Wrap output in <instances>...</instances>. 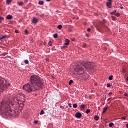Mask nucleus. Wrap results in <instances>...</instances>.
Listing matches in <instances>:
<instances>
[{
	"instance_id": "nucleus-15",
	"label": "nucleus",
	"mask_w": 128,
	"mask_h": 128,
	"mask_svg": "<svg viewBox=\"0 0 128 128\" xmlns=\"http://www.w3.org/2000/svg\"><path fill=\"white\" fill-rule=\"evenodd\" d=\"M94 120L96 121H98L99 120H100V118L98 116H96L95 117H94Z\"/></svg>"
},
{
	"instance_id": "nucleus-55",
	"label": "nucleus",
	"mask_w": 128,
	"mask_h": 128,
	"mask_svg": "<svg viewBox=\"0 0 128 128\" xmlns=\"http://www.w3.org/2000/svg\"><path fill=\"white\" fill-rule=\"evenodd\" d=\"M103 22H104V20Z\"/></svg>"
},
{
	"instance_id": "nucleus-32",
	"label": "nucleus",
	"mask_w": 128,
	"mask_h": 128,
	"mask_svg": "<svg viewBox=\"0 0 128 128\" xmlns=\"http://www.w3.org/2000/svg\"><path fill=\"white\" fill-rule=\"evenodd\" d=\"M74 108H78L77 104H74Z\"/></svg>"
},
{
	"instance_id": "nucleus-46",
	"label": "nucleus",
	"mask_w": 128,
	"mask_h": 128,
	"mask_svg": "<svg viewBox=\"0 0 128 128\" xmlns=\"http://www.w3.org/2000/svg\"><path fill=\"white\" fill-rule=\"evenodd\" d=\"M109 95H111V96H112V95H113V94H112V92H110V93H109Z\"/></svg>"
},
{
	"instance_id": "nucleus-54",
	"label": "nucleus",
	"mask_w": 128,
	"mask_h": 128,
	"mask_svg": "<svg viewBox=\"0 0 128 128\" xmlns=\"http://www.w3.org/2000/svg\"><path fill=\"white\" fill-rule=\"evenodd\" d=\"M75 40H73L72 41H74Z\"/></svg>"
},
{
	"instance_id": "nucleus-8",
	"label": "nucleus",
	"mask_w": 128,
	"mask_h": 128,
	"mask_svg": "<svg viewBox=\"0 0 128 128\" xmlns=\"http://www.w3.org/2000/svg\"><path fill=\"white\" fill-rule=\"evenodd\" d=\"M12 18V16L10 14H8V15L7 17H6V19L8 20H10Z\"/></svg>"
},
{
	"instance_id": "nucleus-10",
	"label": "nucleus",
	"mask_w": 128,
	"mask_h": 128,
	"mask_svg": "<svg viewBox=\"0 0 128 128\" xmlns=\"http://www.w3.org/2000/svg\"><path fill=\"white\" fill-rule=\"evenodd\" d=\"M18 4L20 6H22L24 4V3L22 2H18Z\"/></svg>"
},
{
	"instance_id": "nucleus-29",
	"label": "nucleus",
	"mask_w": 128,
	"mask_h": 128,
	"mask_svg": "<svg viewBox=\"0 0 128 128\" xmlns=\"http://www.w3.org/2000/svg\"><path fill=\"white\" fill-rule=\"evenodd\" d=\"M116 12V10H115V11H114V12H111V13H110V14H111V15H114V14Z\"/></svg>"
},
{
	"instance_id": "nucleus-6",
	"label": "nucleus",
	"mask_w": 128,
	"mask_h": 128,
	"mask_svg": "<svg viewBox=\"0 0 128 128\" xmlns=\"http://www.w3.org/2000/svg\"><path fill=\"white\" fill-rule=\"evenodd\" d=\"M38 22V20L36 18H34L32 20V23L34 24H37Z\"/></svg>"
},
{
	"instance_id": "nucleus-34",
	"label": "nucleus",
	"mask_w": 128,
	"mask_h": 128,
	"mask_svg": "<svg viewBox=\"0 0 128 128\" xmlns=\"http://www.w3.org/2000/svg\"><path fill=\"white\" fill-rule=\"evenodd\" d=\"M68 106L69 108H72V104H68Z\"/></svg>"
},
{
	"instance_id": "nucleus-53",
	"label": "nucleus",
	"mask_w": 128,
	"mask_h": 128,
	"mask_svg": "<svg viewBox=\"0 0 128 128\" xmlns=\"http://www.w3.org/2000/svg\"><path fill=\"white\" fill-rule=\"evenodd\" d=\"M127 80H128V78H127Z\"/></svg>"
},
{
	"instance_id": "nucleus-13",
	"label": "nucleus",
	"mask_w": 128,
	"mask_h": 128,
	"mask_svg": "<svg viewBox=\"0 0 128 128\" xmlns=\"http://www.w3.org/2000/svg\"><path fill=\"white\" fill-rule=\"evenodd\" d=\"M6 38H7V35L6 34V35H5L4 36H2V37H1L0 38V40H2L4 39H6Z\"/></svg>"
},
{
	"instance_id": "nucleus-1",
	"label": "nucleus",
	"mask_w": 128,
	"mask_h": 128,
	"mask_svg": "<svg viewBox=\"0 0 128 128\" xmlns=\"http://www.w3.org/2000/svg\"><path fill=\"white\" fill-rule=\"evenodd\" d=\"M23 100L15 101L14 100L4 99L0 105V114L4 118L8 120L14 117L20 109L24 106Z\"/></svg>"
},
{
	"instance_id": "nucleus-44",
	"label": "nucleus",
	"mask_w": 128,
	"mask_h": 128,
	"mask_svg": "<svg viewBox=\"0 0 128 128\" xmlns=\"http://www.w3.org/2000/svg\"><path fill=\"white\" fill-rule=\"evenodd\" d=\"M52 1V0H46V2H50Z\"/></svg>"
},
{
	"instance_id": "nucleus-14",
	"label": "nucleus",
	"mask_w": 128,
	"mask_h": 128,
	"mask_svg": "<svg viewBox=\"0 0 128 128\" xmlns=\"http://www.w3.org/2000/svg\"><path fill=\"white\" fill-rule=\"evenodd\" d=\"M12 0H7L6 2V4H10L12 3Z\"/></svg>"
},
{
	"instance_id": "nucleus-40",
	"label": "nucleus",
	"mask_w": 128,
	"mask_h": 128,
	"mask_svg": "<svg viewBox=\"0 0 128 128\" xmlns=\"http://www.w3.org/2000/svg\"><path fill=\"white\" fill-rule=\"evenodd\" d=\"M16 34H19V32L18 30H16Z\"/></svg>"
},
{
	"instance_id": "nucleus-2",
	"label": "nucleus",
	"mask_w": 128,
	"mask_h": 128,
	"mask_svg": "<svg viewBox=\"0 0 128 128\" xmlns=\"http://www.w3.org/2000/svg\"><path fill=\"white\" fill-rule=\"evenodd\" d=\"M44 87V82L42 78L38 75H33L30 77V83L24 86L23 89L27 94L38 91Z\"/></svg>"
},
{
	"instance_id": "nucleus-36",
	"label": "nucleus",
	"mask_w": 128,
	"mask_h": 128,
	"mask_svg": "<svg viewBox=\"0 0 128 128\" xmlns=\"http://www.w3.org/2000/svg\"><path fill=\"white\" fill-rule=\"evenodd\" d=\"M122 120H126V117H125V116L122 117Z\"/></svg>"
},
{
	"instance_id": "nucleus-57",
	"label": "nucleus",
	"mask_w": 128,
	"mask_h": 128,
	"mask_svg": "<svg viewBox=\"0 0 128 128\" xmlns=\"http://www.w3.org/2000/svg\"><path fill=\"white\" fill-rule=\"evenodd\" d=\"M122 0H120V1H122Z\"/></svg>"
},
{
	"instance_id": "nucleus-11",
	"label": "nucleus",
	"mask_w": 128,
	"mask_h": 128,
	"mask_svg": "<svg viewBox=\"0 0 128 128\" xmlns=\"http://www.w3.org/2000/svg\"><path fill=\"white\" fill-rule=\"evenodd\" d=\"M66 42L65 43L66 46H68L70 44V40H66Z\"/></svg>"
},
{
	"instance_id": "nucleus-56",
	"label": "nucleus",
	"mask_w": 128,
	"mask_h": 128,
	"mask_svg": "<svg viewBox=\"0 0 128 128\" xmlns=\"http://www.w3.org/2000/svg\"><path fill=\"white\" fill-rule=\"evenodd\" d=\"M66 108H68V106H67Z\"/></svg>"
},
{
	"instance_id": "nucleus-19",
	"label": "nucleus",
	"mask_w": 128,
	"mask_h": 128,
	"mask_svg": "<svg viewBox=\"0 0 128 128\" xmlns=\"http://www.w3.org/2000/svg\"><path fill=\"white\" fill-rule=\"evenodd\" d=\"M112 84L109 83V84H108L107 85V87H108V88H109L112 87Z\"/></svg>"
},
{
	"instance_id": "nucleus-12",
	"label": "nucleus",
	"mask_w": 128,
	"mask_h": 128,
	"mask_svg": "<svg viewBox=\"0 0 128 128\" xmlns=\"http://www.w3.org/2000/svg\"><path fill=\"white\" fill-rule=\"evenodd\" d=\"M108 110V108L107 107H104V108L103 109V112L102 114H104V113L106 112V110Z\"/></svg>"
},
{
	"instance_id": "nucleus-42",
	"label": "nucleus",
	"mask_w": 128,
	"mask_h": 128,
	"mask_svg": "<svg viewBox=\"0 0 128 128\" xmlns=\"http://www.w3.org/2000/svg\"><path fill=\"white\" fill-rule=\"evenodd\" d=\"M40 16H41L42 18H43V17L44 16V14H42L40 15Z\"/></svg>"
},
{
	"instance_id": "nucleus-39",
	"label": "nucleus",
	"mask_w": 128,
	"mask_h": 128,
	"mask_svg": "<svg viewBox=\"0 0 128 128\" xmlns=\"http://www.w3.org/2000/svg\"><path fill=\"white\" fill-rule=\"evenodd\" d=\"M86 36L87 38H90V35H89L88 34H86Z\"/></svg>"
},
{
	"instance_id": "nucleus-5",
	"label": "nucleus",
	"mask_w": 128,
	"mask_h": 128,
	"mask_svg": "<svg viewBox=\"0 0 128 128\" xmlns=\"http://www.w3.org/2000/svg\"><path fill=\"white\" fill-rule=\"evenodd\" d=\"M82 116V114L80 112H78V113L76 114V118H78V119H81Z\"/></svg>"
},
{
	"instance_id": "nucleus-26",
	"label": "nucleus",
	"mask_w": 128,
	"mask_h": 128,
	"mask_svg": "<svg viewBox=\"0 0 128 128\" xmlns=\"http://www.w3.org/2000/svg\"><path fill=\"white\" fill-rule=\"evenodd\" d=\"M44 114V110H41L40 114V115H42Z\"/></svg>"
},
{
	"instance_id": "nucleus-31",
	"label": "nucleus",
	"mask_w": 128,
	"mask_h": 128,
	"mask_svg": "<svg viewBox=\"0 0 128 128\" xmlns=\"http://www.w3.org/2000/svg\"><path fill=\"white\" fill-rule=\"evenodd\" d=\"M25 34H26V35L28 34V30H25Z\"/></svg>"
},
{
	"instance_id": "nucleus-17",
	"label": "nucleus",
	"mask_w": 128,
	"mask_h": 128,
	"mask_svg": "<svg viewBox=\"0 0 128 128\" xmlns=\"http://www.w3.org/2000/svg\"><path fill=\"white\" fill-rule=\"evenodd\" d=\"M114 80V76H109V80Z\"/></svg>"
},
{
	"instance_id": "nucleus-18",
	"label": "nucleus",
	"mask_w": 128,
	"mask_h": 128,
	"mask_svg": "<svg viewBox=\"0 0 128 128\" xmlns=\"http://www.w3.org/2000/svg\"><path fill=\"white\" fill-rule=\"evenodd\" d=\"M38 4L40 5V6H42L44 4V2H42V1H40L38 2Z\"/></svg>"
},
{
	"instance_id": "nucleus-25",
	"label": "nucleus",
	"mask_w": 128,
	"mask_h": 128,
	"mask_svg": "<svg viewBox=\"0 0 128 128\" xmlns=\"http://www.w3.org/2000/svg\"><path fill=\"white\" fill-rule=\"evenodd\" d=\"M74 83V80H70L69 82V85H72Z\"/></svg>"
},
{
	"instance_id": "nucleus-24",
	"label": "nucleus",
	"mask_w": 128,
	"mask_h": 128,
	"mask_svg": "<svg viewBox=\"0 0 128 128\" xmlns=\"http://www.w3.org/2000/svg\"><path fill=\"white\" fill-rule=\"evenodd\" d=\"M48 45H49L50 46H52V41L49 42H48Z\"/></svg>"
},
{
	"instance_id": "nucleus-35",
	"label": "nucleus",
	"mask_w": 128,
	"mask_h": 128,
	"mask_svg": "<svg viewBox=\"0 0 128 128\" xmlns=\"http://www.w3.org/2000/svg\"><path fill=\"white\" fill-rule=\"evenodd\" d=\"M91 29L90 28H88V32H91Z\"/></svg>"
},
{
	"instance_id": "nucleus-47",
	"label": "nucleus",
	"mask_w": 128,
	"mask_h": 128,
	"mask_svg": "<svg viewBox=\"0 0 128 128\" xmlns=\"http://www.w3.org/2000/svg\"><path fill=\"white\" fill-rule=\"evenodd\" d=\"M112 100V98H108V101H110Z\"/></svg>"
},
{
	"instance_id": "nucleus-3",
	"label": "nucleus",
	"mask_w": 128,
	"mask_h": 128,
	"mask_svg": "<svg viewBox=\"0 0 128 128\" xmlns=\"http://www.w3.org/2000/svg\"><path fill=\"white\" fill-rule=\"evenodd\" d=\"M94 66L91 63L84 64L78 62L74 70L77 72L78 76H83L86 74V70L88 73L92 72Z\"/></svg>"
},
{
	"instance_id": "nucleus-43",
	"label": "nucleus",
	"mask_w": 128,
	"mask_h": 128,
	"mask_svg": "<svg viewBox=\"0 0 128 128\" xmlns=\"http://www.w3.org/2000/svg\"><path fill=\"white\" fill-rule=\"evenodd\" d=\"M112 20H116V18L114 16H112Z\"/></svg>"
},
{
	"instance_id": "nucleus-48",
	"label": "nucleus",
	"mask_w": 128,
	"mask_h": 128,
	"mask_svg": "<svg viewBox=\"0 0 128 128\" xmlns=\"http://www.w3.org/2000/svg\"><path fill=\"white\" fill-rule=\"evenodd\" d=\"M25 2H26V3H28V0H25Z\"/></svg>"
},
{
	"instance_id": "nucleus-52",
	"label": "nucleus",
	"mask_w": 128,
	"mask_h": 128,
	"mask_svg": "<svg viewBox=\"0 0 128 128\" xmlns=\"http://www.w3.org/2000/svg\"><path fill=\"white\" fill-rule=\"evenodd\" d=\"M126 127L128 128V124L126 125Z\"/></svg>"
},
{
	"instance_id": "nucleus-16",
	"label": "nucleus",
	"mask_w": 128,
	"mask_h": 128,
	"mask_svg": "<svg viewBox=\"0 0 128 128\" xmlns=\"http://www.w3.org/2000/svg\"><path fill=\"white\" fill-rule=\"evenodd\" d=\"M4 20V18L0 16V24H1L2 23V22H3V20Z\"/></svg>"
},
{
	"instance_id": "nucleus-23",
	"label": "nucleus",
	"mask_w": 128,
	"mask_h": 128,
	"mask_svg": "<svg viewBox=\"0 0 128 128\" xmlns=\"http://www.w3.org/2000/svg\"><path fill=\"white\" fill-rule=\"evenodd\" d=\"M58 34H54V38H58Z\"/></svg>"
},
{
	"instance_id": "nucleus-21",
	"label": "nucleus",
	"mask_w": 128,
	"mask_h": 128,
	"mask_svg": "<svg viewBox=\"0 0 128 128\" xmlns=\"http://www.w3.org/2000/svg\"><path fill=\"white\" fill-rule=\"evenodd\" d=\"M91 112V110L90 109H88L86 110V113L87 114H89Z\"/></svg>"
},
{
	"instance_id": "nucleus-20",
	"label": "nucleus",
	"mask_w": 128,
	"mask_h": 128,
	"mask_svg": "<svg viewBox=\"0 0 128 128\" xmlns=\"http://www.w3.org/2000/svg\"><path fill=\"white\" fill-rule=\"evenodd\" d=\"M8 54V53H6V52H4L2 54V56H7Z\"/></svg>"
},
{
	"instance_id": "nucleus-9",
	"label": "nucleus",
	"mask_w": 128,
	"mask_h": 128,
	"mask_svg": "<svg viewBox=\"0 0 128 128\" xmlns=\"http://www.w3.org/2000/svg\"><path fill=\"white\" fill-rule=\"evenodd\" d=\"M86 108V105L84 104H82L80 106V108L81 110H84L85 108Z\"/></svg>"
},
{
	"instance_id": "nucleus-49",
	"label": "nucleus",
	"mask_w": 128,
	"mask_h": 128,
	"mask_svg": "<svg viewBox=\"0 0 128 128\" xmlns=\"http://www.w3.org/2000/svg\"><path fill=\"white\" fill-rule=\"evenodd\" d=\"M124 96H128V94H124Z\"/></svg>"
},
{
	"instance_id": "nucleus-7",
	"label": "nucleus",
	"mask_w": 128,
	"mask_h": 128,
	"mask_svg": "<svg viewBox=\"0 0 128 128\" xmlns=\"http://www.w3.org/2000/svg\"><path fill=\"white\" fill-rule=\"evenodd\" d=\"M106 5L108 8H112V2H106Z\"/></svg>"
},
{
	"instance_id": "nucleus-45",
	"label": "nucleus",
	"mask_w": 128,
	"mask_h": 128,
	"mask_svg": "<svg viewBox=\"0 0 128 128\" xmlns=\"http://www.w3.org/2000/svg\"><path fill=\"white\" fill-rule=\"evenodd\" d=\"M101 110V108L100 107L98 108V110L100 111Z\"/></svg>"
},
{
	"instance_id": "nucleus-28",
	"label": "nucleus",
	"mask_w": 128,
	"mask_h": 128,
	"mask_svg": "<svg viewBox=\"0 0 128 128\" xmlns=\"http://www.w3.org/2000/svg\"><path fill=\"white\" fill-rule=\"evenodd\" d=\"M114 126V123H110L109 124V127H112Z\"/></svg>"
},
{
	"instance_id": "nucleus-51",
	"label": "nucleus",
	"mask_w": 128,
	"mask_h": 128,
	"mask_svg": "<svg viewBox=\"0 0 128 128\" xmlns=\"http://www.w3.org/2000/svg\"><path fill=\"white\" fill-rule=\"evenodd\" d=\"M49 61V60L47 59L46 62H48Z\"/></svg>"
},
{
	"instance_id": "nucleus-37",
	"label": "nucleus",
	"mask_w": 128,
	"mask_h": 128,
	"mask_svg": "<svg viewBox=\"0 0 128 128\" xmlns=\"http://www.w3.org/2000/svg\"><path fill=\"white\" fill-rule=\"evenodd\" d=\"M83 47H84V48H86V44H83Z\"/></svg>"
},
{
	"instance_id": "nucleus-4",
	"label": "nucleus",
	"mask_w": 128,
	"mask_h": 128,
	"mask_svg": "<svg viewBox=\"0 0 128 128\" xmlns=\"http://www.w3.org/2000/svg\"><path fill=\"white\" fill-rule=\"evenodd\" d=\"M10 84L6 78L0 77V91L2 92L4 90L8 88Z\"/></svg>"
},
{
	"instance_id": "nucleus-50",
	"label": "nucleus",
	"mask_w": 128,
	"mask_h": 128,
	"mask_svg": "<svg viewBox=\"0 0 128 128\" xmlns=\"http://www.w3.org/2000/svg\"><path fill=\"white\" fill-rule=\"evenodd\" d=\"M124 7H121V8H120V9H124Z\"/></svg>"
},
{
	"instance_id": "nucleus-22",
	"label": "nucleus",
	"mask_w": 128,
	"mask_h": 128,
	"mask_svg": "<svg viewBox=\"0 0 128 128\" xmlns=\"http://www.w3.org/2000/svg\"><path fill=\"white\" fill-rule=\"evenodd\" d=\"M58 28L59 30H62V25H58Z\"/></svg>"
},
{
	"instance_id": "nucleus-38",
	"label": "nucleus",
	"mask_w": 128,
	"mask_h": 128,
	"mask_svg": "<svg viewBox=\"0 0 128 128\" xmlns=\"http://www.w3.org/2000/svg\"><path fill=\"white\" fill-rule=\"evenodd\" d=\"M34 123L35 124H38V120H34Z\"/></svg>"
},
{
	"instance_id": "nucleus-33",
	"label": "nucleus",
	"mask_w": 128,
	"mask_h": 128,
	"mask_svg": "<svg viewBox=\"0 0 128 128\" xmlns=\"http://www.w3.org/2000/svg\"><path fill=\"white\" fill-rule=\"evenodd\" d=\"M66 47H67V46H62L61 47V49L62 50V49H64V48H66Z\"/></svg>"
},
{
	"instance_id": "nucleus-41",
	"label": "nucleus",
	"mask_w": 128,
	"mask_h": 128,
	"mask_svg": "<svg viewBox=\"0 0 128 128\" xmlns=\"http://www.w3.org/2000/svg\"><path fill=\"white\" fill-rule=\"evenodd\" d=\"M108 0V2H110V3H112V0Z\"/></svg>"
},
{
	"instance_id": "nucleus-27",
	"label": "nucleus",
	"mask_w": 128,
	"mask_h": 128,
	"mask_svg": "<svg viewBox=\"0 0 128 128\" xmlns=\"http://www.w3.org/2000/svg\"><path fill=\"white\" fill-rule=\"evenodd\" d=\"M115 15H116L117 17L120 16V14L119 12H117V13L115 14Z\"/></svg>"
},
{
	"instance_id": "nucleus-30",
	"label": "nucleus",
	"mask_w": 128,
	"mask_h": 128,
	"mask_svg": "<svg viewBox=\"0 0 128 128\" xmlns=\"http://www.w3.org/2000/svg\"><path fill=\"white\" fill-rule=\"evenodd\" d=\"M24 63L26 64H29V61L28 60H26L24 61Z\"/></svg>"
}]
</instances>
